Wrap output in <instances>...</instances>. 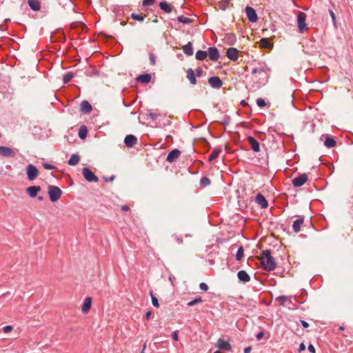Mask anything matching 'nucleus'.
Instances as JSON below:
<instances>
[{"label":"nucleus","mask_w":353,"mask_h":353,"mask_svg":"<svg viewBox=\"0 0 353 353\" xmlns=\"http://www.w3.org/2000/svg\"><path fill=\"white\" fill-rule=\"evenodd\" d=\"M261 262L263 268L268 271L273 270L276 268V262L271 255L269 250H263L261 256Z\"/></svg>","instance_id":"1"},{"label":"nucleus","mask_w":353,"mask_h":353,"mask_svg":"<svg viewBox=\"0 0 353 353\" xmlns=\"http://www.w3.org/2000/svg\"><path fill=\"white\" fill-rule=\"evenodd\" d=\"M48 194H49L50 201L52 202H56L57 201H58L60 199V197L62 194V191L57 186L49 185Z\"/></svg>","instance_id":"2"},{"label":"nucleus","mask_w":353,"mask_h":353,"mask_svg":"<svg viewBox=\"0 0 353 353\" xmlns=\"http://www.w3.org/2000/svg\"><path fill=\"white\" fill-rule=\"evenodd\" d=\"M82 174L88 182H98L99 181V178L88 168H83L82 169Z\"/></svg>","instance_id":"3"},{"label":"nucleus","mask_w":353,"mask_h":353,"mask_svg":"<svg viewBox=\"0 0 353 353\" xmlns=\"http://www.w3.org/2000/svg\"><path fill=\"white\" fill-rule=\"evenodd\" d=\"M306 14L304 12H299L297 15L298 28L301 32H303L307 29L305 23Z\"/></svg>","instance_id":"4"},{"label":"nucleus","mask_w":353,"mask_h":353,"mask_svg":"<svg viewBox=\"0 0 353 353\" xmlns=\"http://www.w3.org/2000/svg\"><path fill=\"white\" fill-rule=\"evenodd\" d=\"M38 173V170L34 165L29 164L27 166V176L30 181L34 180L37 177Z\"/></svg>","instance_id":"5"},{"label":"nucleus","mask_w":353,"mask_h":353,"mask_svg":"<svg viewBox=\"0 0 353 353\" xmlns=\"http://www.w3.org/2000/svg\"><path fill=\"white\" fill-rule=\"evenodd\" d=\"M308 179L307 175L306 174H301L292 180V185L296 187L299 188L302 186Z\"/></svg>","instance_id":"6"},{"label":"nucleus","mask_w":353,"mask_h":353,"mask_svg":"<svg viewBox=\"0 0 353 353\" xmlns=\"http://www.w3.org/2000/svg\"><path fill=\"white\" fill-rule=\"evenodd\" d=\"M245 13H246L248 20L250 22L254 23L257 21V19H258L257 14L256 13V11L254 10V9L252 8V7L247 6L245 8Z\"/></svg>","instance_id":"7"},{"label":"nucleus","mask_w":353,"mask_h":353,"mask_svg":"<svg viewBox=\"0 0 353 353\" xmlns=\"http://www.w3.org/2000/svg\"><path fill=\"white\" fill-rule=\"evenodd\" d=\"M226 56L230 60L236 61L239 59V50L235 48H229L226 51Z\"/></svg>","instance_id":"8"},{"label":"nucleus","mask_w":353,"mask_h":353,"mask_svg":"<svg viewBox=\"0 0 353 353\" xmlns=\"http://www.w3.org/2000/svg\"><path fill=\"white\" fill-rule=\"evenodd\" d=\"M0 155L5 157H13L15 156V152L11 148L0 146Z\"/></svg>","instance_id":"9"},{"label":"nucleus","mask_w":353,"mask_h":353,"mask_svg":"<svg viewBox=\"0 0 353 353\" xmlns=\"http://www.w3.org/2000/svg\"><path fill=\"white\" fill-rule=\"evenodd\" d=\"M124 143L127 147L132 148L137 144V139L132 134H128L125 137Z\"/></svg>","instance_id":"10"},{"label":"nucleus","mask_w":353,"mask_h":353,"mask_svg":"<svg viewBox=\"0 0 353 353\" xmlns=\"http://www.w3.org/2000/svg\"><path fill=\"white\" fill-rule=\"evenodd\" d=\"M181 151L178 149H174L167 156L166 160L168 162H174L176 161L180 156Z\"/></svg>","instance_id":"11"},{"label":"nucleus","mask_w":353,"mask_h":353,"mask_svg":"<svg viewBox=\"0 0 353 353\" xmlns=\"http://www.w3.org/2000/svg\"><path fill=\"white\" fill-rule=\"evenodd\" d=\"M92 305V298L90 296H88L85 299L83 305L81 306V311L83 314H87Z\"/></svg>","instance_id":"12"},{"label":"nucleus","mask_w":353,"mask_h":353,"mask_svg":"<svg viewBox=\"0 0 353 353\" xmlns=\"http://www.w3.org/2000/svg\"><path fill=\"white\" fill-rule=\"evenodd\" d=\"M208 56L212 61H217L219 58V52L215 47L208 48Z\"/></svg>","instance_id":"13"},{"label":"nucleus","mask_w":353,"mask_h":353,"mask_svg":"<svg viewBox=\"0 0 353 353\" xmlns=\"http://www.w3.org/2000/svg\"><path fill=\"white\" fill-rule=\"evenodd\" d=\"M224 43L228 45H234L236 41V35L234 33H228L225 35L222 39Z\"/></svg>","instance_id":"14"},{"label":"nucleus","mask_w":353,"mask_h":353,"mask_svg":"<svg viewBox=\"0 0 353 353\" xmlns=\"http://www.w3.org/2000/svg\"><path fill=\"white\" fill-rule=\"evenodd\" d=\"M304 218L303 216H299V218L295 220L292 224V229L294 232H299L301 230V227L303 224Z\"/></svg>","instance_id":"15"},{"label":"nucleus","mask_w":353,"mask_h":353,"mask_svg":"<svg viewBox=\"0 0 353 353\" xmlns=\"http://www.w3.org/2000/svg\"><path fill=\"white\" fill-rule=\"evenodd\" d=\"M41 191V187L40 186H30L26 189V192L28 194V195L34 198L37 196L39 192Z\"/></svg>","instance_id":"16"},{"label":"nucleus","mask_w":353,"mask_h":353,"mask_svg":"<svg viewBox=\"0 0 353 353\" xmlns=\"http://www.w3.org/2000/svg\"><path fill=\"white\" fill-rule=\"evenodd\" d=\"M256 202L262 208H266L268 207V203L266 199L261 194H258L256 196Z\"/></svg>","instance_id":"17"},{"label":"nucleus","mask_w":353,"mask_h":353,"mask_svg":"<svg viewBox=\"0 0 353 353\" xmlns=\"http://www.w3.org/2000/svg\"><path fill=\"white\" fill-rule=\"evenodd\" d=\"M81 111L85 114H88L90 113L92 110V105H90V103L87 101H83L81 103Z\"/></svg>","instance_id":"18"},{"label":"nucleus","mask_w":353,"mask_h":353,"mask_svg":"<svg viewBox=\"0 0 353 353\" xmlns=\"http://www.w3.org/2000/svg\"><path fill=\"white\" fill-rule=\"evenodd\" d=\"M209 84L214 88H221V79L217 77H212L208 79Z\"/></svg>","instance_id":"19"},{"label":"nucleus","mask_w":353,"mask_h":353,"mask_svg":"<svg viewBox=\"0 0 353 353\" xmlns=\"http://www.w3.org/2000/svg\"><path fill=\"white\" fill-rule=\"evenodd\" d=\"M248 142H249L250 145H251L252 149L254 152H259L260 150L259 143L254 138H253L252 137H249Z\"/></svg>","instance_id":"20"},{"label":"nucleus","mask_w":353,"mask_h":353,"mask_svg":"<svg viewBox=\"0 0 353 353\" xmlns=\"http://www.w3.org/2000/svg\"><path fill=\"white\" fill-rule=\"evenodd\" d=\"M238 279L242 282H248L250 280L249 274L245 270H240L237 274Z\"/></svg>","instance_id":"21"},{"label":"nucleus","mask_w":353,"mask_h":353,"mask_svg":"<svg viewBox=\"0 0 353 353\" xmlns=\"http://www.w3.org/2000/svg\"><path fill=\"white\" fill-rule=\"evenodd\" d=\"M151 80V75L150 74H140L137 77V81L142 83H148Z\"/></svg>","instance_id":"22"},{"label":"nucleus","mask_w":353,"mask_h":353,"mask_svg":"<svg viewBox=\"0 0 353 353\" xmlns=\"http://www.w3.org/2000/svg\"><path fill=\"white\" fill-rule=\"evenodd\" d=\"M28 3L29 6L34 11H38L41 8L40 2L38 0H28Z\"/></svg>","instance_id":"23"},{"label":"nucleus","mask_w":353,"mask_h":353,"mask_svg":"<svg viewBox=\"0 0 353 353\" xmlns=\"http://www.w3.org/2000/svg\"><path fill=\"white\" fill-rule=\"evenodd\" d=\"M159 6L166 13H170L172 11V7L166 1L160 2Z\"/></svg>","instance_id":"24"},{"label":"nucleus","mask_w":353,"mask_h":353,"mask_svg":"<svg viewBox=\"0 0 353 353\" xmlns=\"http://www.w3.org/2000/svg\"><path fill=\"white\" fill-rule=\"evenodd\" d=\"M187 77L192 84L195 85L196 83V79L195 78V74L192 69L189 68L187 70Z\"/></svg>","instance_id":"25"},{"label":"nucleus","mask_w":353,"mask_h":353,"mask_svg":"<svg viewBox=\"0 0 353 353\" xmlns=\"http://www.w3.org/2000/svg\"><path fill=\"white\" fill-rule=\"evenodd\" d=\"M182 49H183L184 53L188 56H192L194 53L193 48H192V46L190 42H189L188 44L183 46Z\"/></svg>","instance_id":"26"},{"label":"nucleus","mask_w":353,"mask_h":353,"mask_svg":"<svg viewBox=\"0 0 353 353\" xmlns=\"http://www.w3.org/2000/svg\"><path fill=\"white\" fill-rule=\"evenodd\" d=\"M260 46L263 48L271 49L273 47V44L270 43L268 39L263 38L260 40Z\"/></svg>","instance_id":"27"},{"label":"nucleus","mask_w":353,"mask_h":353,"mask_svg":"<svg viewBox=\"0 0 353 353\" xmlns=\"http://www.w3.org/2000/svg\"><path fill=\"white\" fill-rule=\"evenodd\" d=\"M80 161V157L78 154H73L69 161H68V164L70 165H75L77 164H78V163Z\"/></svg>","instance_id":"28"},{"label":"nucleus","mask_w":353,"mask_h":353,"mask_svg":"<svg viewBox=\"0 0 353 353\" xmlns=\"http://www.w3.org/2000/svg\"><path fill=\"white\" fill-rule=\"evenodd\" d=\"M336 143V141L333 138L329 137H326L324 141V145L329 148L334 147Z\"/></svg>","instance_id":"29"},{"label":"nucleus","mask_w":353,"mask_h":353,"mask_svg":"<svg viewBox=\"0 0 353 353\" xmlns=\"http://www.w3.org/2000/svg\"><path fill=\"white\" fill-rule=\"evenodd\" d=\"M220 153V150L218 148L214 149L211 154L209 155L208 161L212 162L213 160L216 159Z\"/></svg>","instance_id":"30"},{"label":"nucleus","mask_w":353,"mask_h":353,"mask_svg":"<svg viewBox=\"0 0 353 353\" xmlns=\"http://www.w3.org/2000/svg\"><path fill=\"white\" fill-rule=\"evenodd\" d=\"M208 56L207 52L199 50L196 53V58L199 61L204 60Z\"/></svg>","instance_id":"31"},{"label":"nucleus","mask_w":353,"mask_h":353,"mask_svg":"<svg viewBox=\"0 0 353 353\" xmlns=\"http://www.w3.org/2000/svg\"><path fill=\"white\" fill-rule=\"evenodd\" d=\"M177 20L179 22L184 23V24L190 23L192 21V19L190 18L183 16V15L179 16L177 17Z\"/></svg>","instance_id":"32"},{"label":"nucleus","mask_w":353,"mask_h":353,"mask_svg":"<svg viewBox=\"0 0 353 353\" xmlns=\"http://www.w3.org/2000/svg\"><path fill=\"white\" fill-rule=\"evenodd\" d=\"M74 78V74L72 72L66 73L63 78L64 83H67Z\"/></svg>","instance_id":"33"},{"label":"nucleus","mask_w":353,"mask_h":353,"mask_svg":"<svg viewBox=\"0 0 353 353\" xmlns=\"http://www.w3.org/2000/svg\"><path fill=\"white\" fill-rule=\"evenodd\" d=\"M243 254H244V249L243 248V246H240L238 249V251L236 254V259L237 261H240L242 257L243 256Z\"/></svg>","instance_id":"34"},{"label":"nucleus","mask_w":353,"mask_h":353,"mask_svg":"<svg viewBox=\"0 0 353 353\" xmlns=\"http://www.w3.org/2000/svg\"><path fill=\"white\" fill-rule=\"evenodd\" d=\"M87 135V129L85 127H81L79 131V137L81 139H85Z\"/></svg>","instance_id":"35"},{"label":"nucleus","mask_w":353,"mask_h":353,"mask_svg":"<svg viewBox=\"0 0 353 353\" xmlns=\"http://www.w3.org/2000/svg\"><path fill=\"white\" fill-rule=\"evenodd\" d=\"M200 184L203 187H206L210 184V180L206 176L202 177L200 180Z\"/></svg>","instance_id":"36"},{"label":"nucleus","mask_w":353,"mask_h":353,"mask_svg":"<svg viewBox=\"0 0 353 353\" xmlns=\"http://www.w3.org/2000/svg\"><path fill=\"white\" fill-rule=\"evenodd\" d=\"M231 345L230 344L224 340H222V351H230Z\"/></svg>","instance_id":"37"},{"label":"nucleus","mask_w":353,"mask_h":353,"mask_svg":"<svg viewBox=\"0 0 353 353\" xmlns=\"http://www.w3.org/2000/svg\"><path fill=\"white\" fill-rule=\"evenodd\" d=\"M150 296H151V299H152V305L156 307H159V302H158V299L156 296H154L152 292H150Z\"/></svg>","instance_id":"38"},{"label":"nucleus","mask_w":353,"mask_h":353,"mask_svg":"<svg viewBox=\"0 0 353 353\" xmlns=\"http://www.w3.org/2000/svg\"><path fill=\"white\" fill-rule=\"evenodd\" d=\"M131 17H132V19L139 21H143L144 19V17H143L140 14H135V13H132L131 14Z\"/></svg>","instance_id":"39"},{"label":"nucleus","mask_w":353,"mask_h":353,"mask_svg":"<svg viewBox=\"0 0 353 353\" xmlns=\"http://www.w3.org/2000/svg\"><path fill=\"white\" fill-rule=\"evenodd\" d=\"M201 301H202V300H201V297H196V298H195L194 300H192V301H190V302L188 303V305L189 306H193V305H196V304H197V303H201Z\"/></svg>","instance_id":"40"},{"label":"nucleus","mask_w":353,"mask_h":353,"mask_svg":"<svg viewBox=\"0 0 353 353\" xmlns=\"http://www.w3.org/2000/svg\"><path fill=\"white\" fill-rule=\"evenodd\" d=\"M256 104L260 108H264L266 105V103L262 98H258L256 99Z\"/></svg>","instance_id":"41"},{"label":"nucleus","mask_w":353,"mask_h":353,"mask_svg":"<svg viewBox=\"0 0 353 353\" xmlns=\"http://www.w3.org/2000/svg\"><path fill=\"white\" fill-rule=\"evenodd\" d=\"M256 73H259L260 74H264L265 75V71L263 68H254L252 70V74H256Z\"/></svg>","instance_id":"42"},{"label":"nucleus","mask_w":353,"mask_h":353,"mask_svg":"<svg viewBox=\"0 0 353 353\" xmlns=\"http://www.w3.org/2000/svg\"><path fill=\"white\" fill-rule=\"evenodd\" d=\"M43 166L46 170H56L57 167L48 163H43Z\"/></svg>","instance_id":"43"},{"label":"nucleus","mask_w":353,"mask_h":353,"mask_svg":"<svg viewBox=\"0 0 353 353\" xmlns=\"http://www.w3.org/2000/svg\"><path fill=\"white\" fill-rule=\"evenodd\" d=\"M154 0H143V6H150L154 3Z\"/></svg>","instance_id":"44"},{"label":"nucleus","mask_w":353,"mask_h":353,"mask_svg":"<svg viewBox=\"0 0 353 353\" xmlns=\"http://www.w3.org/2000/svg\"><path fill=\"white\" fill-rule=\"evenodd\" d=\"M150 62L152 65H155L156 63V57L152 52L150 53Z\"/></svg>","instance_id":"45"},{"label":"nucleus","mask_w":353,"mask_h":353,"mask_svg":"<svg viewBox=\"0 0 353 353\" xmlns=\"http://www.w3.org/2000/svg\"><path fill=\"white\" fill-rule=\"evenodd\" d=\"M231 0H222V10L226 9L227 6L230 4Z\"/></svg>","instance_id":"46"},{"label":"nucleus","mask_w":353,"mask_h":353,"mask_svg":"<svg viewBox=\"0 0 353 353\" xmlns=\"http://www.w3.org/2000/svg\"><path fill=\"white\" fill-rule=\"evenodd\" d=\"M12 330V327L11 325H6L3 327V332L9 333Z\"/></svg>","instance_id":"47"},{"label":"nucleus","mask_w":353,"mask_h":353,"mask_svg":"<svg viewBox=\"0 0 353 353\" xmlns=\"http://www.w3.org/2000/svg\"><path fill=\"white\" fill-rule=\"evenodd\" d=\"M148 115L153 120L157 119L158 117V114L156 112H149Z\"/></svg>","instance_id":"48"},{"label":"nucleus","mask_w":353,"mask_h":353,"mask_svg":"<svg viewBox=\"0 0 353 353\" xmlns=\"http://www.w3.org/2000/svg\"><path fill=\"white\" fill-rule=\"evenodd\" d=\"M264 336V333L263 332H260L256 334V340L260 341Z\"/></svg>","instance_id":"49"},{"label":"nucleus","mask_w":353,"mask_h":353,"mask_svg":"<svg viewBox=\"0 0 353 353\" xmlns=\"http://www.w3.org/2000/svg\"><path fill=\"white\" fill-rule=\"evenodd\" d=\"M300 322H301V325H303V327L307 328L309 327L308 323L306 322L305 321L300 320Z\"/></svg>","instance_id":"50"},{"label":"nucleus","mask_w":353,"mask_h":353,"mask_svg":"<svg viewBox=\"0 0 353 353\" xmlns=\"http://www.w3.org/2000/svg\"><path fill=\"white\" fill-rule=\"evenodd\" d=\"M308 350L311 352V353H315V347H314L313 345L310 344L308 346Z\"/></svg>","instance_id":"51"},{"label":"nucleus","mask_w":353,"mask_h":353,"mask_svg":"<svg viewBox=\"0 0 353 353\" xmlns=\"http://www.w3.org/2000/svg\"><path fill=\"white\" fill-rule=\"evenodd\" d=\"M287 299V297L285 296H280L277 298V300L279 301H282L281 303L283 304L284 301Z\"/></svg>","instance_id":"52"},{"label":"nucleus","mask_w":353,"mask_h":353,"mask_svg":"<svg viewBox=\"0 0 353 353\" xmlns=\"http://www.w3.org/2000/svg\"><path fill=\"white\" fill-rule=\"evenodd\" d=\"M103 179L105 180V182H111L114 179V176H111L109 178L103 177Z\"/></svg>","instance_id":"53"},{"label":"nucleus","mask_w":353,"mask_h":353,"mask_svg":"<svg viewBox=\"0 0 353 353\" xmlns=\"http://www.w3.org/2000/svg\"><path fill=\"white\" fill-rule=\"evenodd\" d=\"M305 350V345H304L303 343H301L299 348V352H301L302 351H303Z\"/></svg>","instance_id":"54"},{"label":"nucleus","mask_w":353,"mask_h":353,"mask_svg":"<svg viewBox=\"0 0 353 353\" xmlns=\"http://www.w3.org/2000/svg\"><path fill=\"white\" fill-rule=\"evenodd\" d=\"M121 210L123 212H128V210H130V207L128 205H122Z\"/></svg>","instance_id":"55"},{"label":"nucleus","mask_w":353,"mask_h":353,"mask_svg":"<svg viewBox=\"0 0 353 353\" xmlns=\"http://www.w3.org/2000/svg\"><path fill=\"white\" fill-rule=\"evenodd\" d=\"M172 339H173L174 341H178V339H179V338H178V334H177V332H176V331H175V332H173V334H172Z\"/></svg>","instance_id":"56"},{"label":"nucleus","mask_w":353,"mask_h":353,"mask_svg":"<svg viewBox=\"0 0 353 353\" xmlns=\"http://www.w3.org/2000/svg\"><path fill=\"white\" fill-rule=\"evenodd\" d=\"M251 350H252L251 347H247L244 349V353H250Z\"/></svg>","instance_id":"57"},{"label":"nucleus","mask_w":353,"mask_h":353,"mask_svg":"<svg viewBox=\"0 0 353 353\" xmlns=\"http://www.w3.org/2000/svg\"><path fill=\"white\" fill-rule=\"evenodd\" d=\"M196 72L197 75L200 76L203 73V70L201 68H198V69H196Z\"/></svg>","instance_id":"58"},{"label":"nucleus","mask_w":353,"mask_h":353,"mask_svg":"<svg viewBox=\"0 0 353 353\" xmlns=\"http://www.w3.org/2000/svg\"><path fill=\"white\" fill-rule=\"evenodd\" d=\"M152 312L150 311H148L145 314V318L149 319L151 316Z\"/></svg>","instance_id":"59"},{"label":"nucleus","mask_w":353,"mask_h":353,"mask_svg":"<svg viewBox=\"0 0 353 353\" xmlns=\"http://www.w3.org/2000/svg\"><path fill=\"white\" fill-rule=\"evenodd\" d=\"M330 16H331L332 19H333V21H334L335 20V14L333 12V11L330 10Z\"/></svg>","instance_id":"60"},{"label":"nucleus","mask_w":353,"mask_h":353,"mask_svg":"<svg viewBox=\"0 0 353 353\" xmlns=\"http://www.w3.org/2000/svg\"><path fill=\"white\" fill-rule=\"evenodd\" d=\"M216 346L218 348L221 349V339H218L216 341Z\"/></svg>","instance_id":"61"},{"label":"nucleus","mask_w":353,"mask_h":353,"mask_svg":"<svg viewBox=\"0 0 353 353\" xmlns=\"http://www.w3.org/2000/svg\"><path fill=\"white\" fill-rule=\"evenodd\" d=\"M199 287H202V288H204V287H208L207 284H205V283H201L199 284Z\"/></svg>","instance_id":"62"},{"label":"nucleus","mask_w":353,"mask_h":353,"mask_svg":"<svg viewBox=\"0 0 353 353\" xmlns=\"http://www.w3.org/2000/svg\"><path fill=\"white\" fill-rule=\"evenodd\" d=\"M176 241H177V242H178L179 243H182V239H181V238H179V237H176Z\"/></svg>","instance_id":"63"},{"label":"nucleus","mask_w":353,"mask_h":353,"mask_svg":"<svg viewBox=\"0 0 353 353\" xmlns=\"http://www.w3.org/2000/svg\"><path fill=\"white\" fill-rule=\"evenodd\" d=\"M145 348H146V344L145 343V344L143 345V350H142V351H141V353H144V350H145Z\"/></svg>","instance_id":"64"}]
</instances>
